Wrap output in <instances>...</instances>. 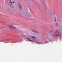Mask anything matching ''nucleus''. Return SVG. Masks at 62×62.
<instances>
[{"mask_svg":"<svg viewBox=\"0 0 62 62\" xmlns=\"http://www.w3.org/2000/svg\"><path fill=\"white\" fill-rule=\"evenodd\" d=\"M27 39L29 41H33V42H34V41H35V42H36L37 43H40V44H42L43 43H44L42 42H38V41H34V40H31L28 38H27Z\"/></svg>","mask_w":62,"mask_h":62,"instance_id":"1","label":"nucleus"},{"mask_svg":"<svg viewBox=\"0 0 62 62\" xmlns=\"http://www.w3.org/2000/svg\"><path fill=\"white\" fill-rule=\"evenodd\" d=\"M18 6L21 9H22V7H21V4H20V3H18Z\"/></svg>","mask_w":62,"mask_h":62,"instance_id":"2","label":"nucleus"},{"mask_svg":"<svg viewBox=\"0 0 62 62\" xmlns=\"http://www.w3.org/2000/svg\"><path fill=\"white\" fill-rule=\"evenodd\" d=\"M30 37H31V38H32V39H37V38L35 36H30Z\"/></svg>","mask_w":62,"mask_h":62,"instance_id":"3","label":"nucleus"},{"mask_svg":"<svg viewBox=\"0 0 62 62\" xmlns=\"http://www.w3.org/2000/svg\"><path fill=\"white\" fill-rule=\"evenodd\" d=\"M33 32H35V33H37V34H38L39 33V32L35 31L34 30H31Z\"/></svg>","mask_w":62,"mask_h":62,"instance_id":"4","label":"nucleus"},{"mask_svg":"<svg viewBox=\"0 0 62 62\" xmlns=\"http://www.w3.org/2000/svg\"><path fill=\"white\" fill-rule=\"evenodd\" d=\"M46 39L47 41H49L50 40V39L48 38H46Z\"/></svg>","mask_w":62,"mask_h":62,"instance_id":"5","label":"nucleus"},{"mask_svg":"<svg viewBox=\"0 0 62 62\" xmlns=\"http://www.w3.org/2000/svg\"><path fill=\"white\" fill-rule=\"evenodd\" d=\"M9 27L10 28H15V27L11 25L9 26Z\"/></svg>","mask_w":62,"mask_h":62,"instance_id":"6","label":"nucleus"},{"mask_svg":"<svg viewBox=\"0 0 62 62\" xmlns=\"http://www.w3.org/2000/svg\"><path fill=\"white\" fill-rule=\"evenodd\" d=\"M60 35H55V37H59V36Z\"/></svg>","mask_w":62,"mask_h":62,"instance_id":"7","label":"nucleus"},{"mask_svg":"<svg viewBox=\"0 0 62 62\" xmlns=\"http://www.w3.org/2000/svg\"><path fill=\"white\" fill-rule=\"evenodd\" d=\"M50 35H51V36H52V37H55V35H54V34H50Z\"/></svg>","mask_w":62,"mask_h":62,"instance_id":"8","label":"nucleus"},{"mask_svg":"<svg viewBox=\"0 0 62 62\" xmlns=\"http://www.w3.org/2000/svg\"><path fill=\"white\" fill-rule=\"evenodd\" d=\"M39 39V40H38V41L39 40H40V39H41V38H38Z\"/></svg>","mask_w":62,"mask_h":62,"instance_id":"9","label":"nucleus"},{"mask_svg":"<svg viewBox=\"0 0 62 62\" xmlns=\"http://www.w3.org/2000/svg\"><path fill=\"white\" fill-rule=\"evenodd\" d=\"M54 19L55 22H56V18H55Z\"/></svg>","mask_w":62,"mask_h":62,"instance_id":"10","label":"nucleus"},{"mask_svg":"<svg viewBox=\"0 0 62 62\" xmlns=\"http://www.w3.org/2000/svg\"><path fill=\"white\" fill-rule=\"evenodd\" d=\"M10 2L11 4H12V3L11 2V0H10Z\"/></svg>","mask_w":62,"mask_h":62,"instance_id":"11","label":"nucleus"},{"mask_svg":"<svg viewBox=\"0 0 62 62\" xmlns=\"http://www.w3.org/2000/svg\"><path fill=\"white\" fill-rule=\"evenodd\" d=\"M55 25H57V23H56L55 24Z\"/></svg>","mask_w":62,"mask_h":62,"instance_id":"12","label":"nucleus"},{"mask_svg":"<svg viewBox=\"0 0 62 62\" xmlns=\"http://www.w3.org/2000/svg\"><path fill=\"white\" fill-rule=\"evenodd\" d=\"M14 2H13V3H14Z\"/></svg>","mask_w":62,"mask_h":62,"instance_id":"13","label":"nucleus"}]
</instances>
